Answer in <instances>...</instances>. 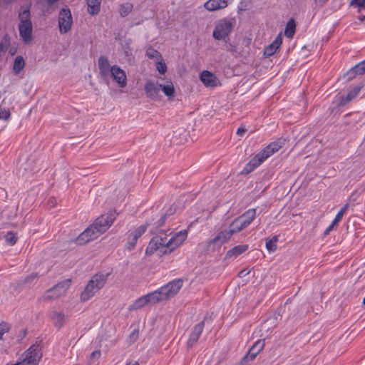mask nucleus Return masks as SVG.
I'll list each match as a JSON object with an SVG mask.
<instances>
[{
	"instance_id": "obj_26",
	"label": "nucleus",
	"mask_w": 365,
	"mask_h": 365,
	"mask_svg": "<svg viewBox=\"0 0 365 365\" xmlns=\"http://www.w3.org/2000/svg\"><path fill=\"white\" fill-rule=\"evenodd\" d=\"M88 12L91 15H97L100 12L101 0H86Z\"/></svg>"
},
{
	"instance_id": "obj_47",
	"label": "nucleus",
	"mask_w": 365,
	"mask_h": 365,
	"mask_svg": "<svg viewBox=\"0 0 365 365\" xmlns=\"http://www.w3.org/2000/svg\"><path fill=\"white\" fill-rule=\"evenodd\" d=\"M246 129L244 127H240L237 130V135L242 136L246 132Z\"/></svg>"
},
{
	"instance_id": "obj_5",
	"label": "nucleus",
	"mask_w": 365,
	"mask_h": 365,
	"mask_svg": "<svg viewBox=\"0 0 365 365\" xmlns=\"http://www.w3.org/2000/svg\"><path fill=\"white\" fill-rule=\"evenodd\" d=\"M182 280L178 279L168 282L160 289L155 290L153 294L158 303L167 301L175 297L182 287Z\"/></svg>"
},
{
	"instance_id": "obj_27",
	"label": "nucleus",
	"mask_w": 365,
	"mask_h": 365,
	"mask_svg": "<svg viewBox=\"0 0 365 365\" xmlns=\"http://www.w3.org/2000/svg\"><path fill=\"white\" fill-rule=\"evenodd\" d=\"M255 217L256 210L250 209L238 217L245 222V225L247 227H248L251 224V222L255 220Z\"/></svg>"
},
{
	"instance_id": "obj_23",
	"label": "nucleus",
	"mask_w": 365,
	"mask_h": 365,
	"mask_svg": "<svg viewBox=\"0 0 365 365\" xmlns=\"http://www.w3.org/2000/svg\"><path fill=\"white\" fill-rule=\"evenodd\" d=\"M248 249L247 245H237L230 250L226 253V258L230 259V258H235L245 252Z\"/></svg>"
},
{
	"instance_id": "obj_45",
	"label": "nucleus",
	"mask_w": 365,
	"mask_h": 365,
	"mask_svg": "<svg viewBox=\"0 0 365 365\" xmlns=\"http://www.w3.org/2000/svg\"><path fill=\"white\" fill-rule=\"evenodd\" d=\"M328 1L329 0H314V2L318 6L322 7L328 2Z\"/></svg>"
},
{
	"instance_id": "obj_28",
	"label": "nucleus",
	"mask_w": 365,
	"mask_h": 365,
	"mask_svg": "<svg viewBox=\"0 0 365 365\" xmlns=\"http://www.w3.org/2000/svg\"><path fill=\"white\" fill-rule=\"evenodd\" d=\"M25 66V61L24 58L21 56H18L15 58L14 65H13V71L15 74L19 73Z\"/></svg>"
},
{
	"instance_id": "obj_44",
	"label": "nucleus",
	"mask_w": 365,
	"mask_h": 365,
	"mask_svg": "<svg viewBox=\"0 0 365 365\" xmlns=\"http://www.w3.org/2000/svg\"><path fill=\"white\" fill-rule=\"evenodd\" d=\"M101 354V353L100 350H96L91 354L90 359L91 361H96L100 359Z\"/></svg>"
},
{
	"instance_id": "obj_51",
	"label": "nucleus",
	"mask_w": 365,
	"mask_h": 365,
	"mask_svg": "<svg viewBox=\"0 0 365 365\" xmlns=\"http://www.w3.org/2000/svg\"><path fill=\"white\" fill-rule=\"evenodd\" d=\"M230 51H235V48L232 46H231Z\"/></svg>"
},
{
	"instance_id": "obj_7",
	"label": "nucleus",
	"mask_w": 365,
	"mask_h": 365,
	"mask_svg": "<svg viewBox=\"0 0 365 365\" xmlns=\"http://www.w3.org/2000/svg\"><path fill=\"white\" fill-rule=\"evenodd\" d=\"M71 279L61 281L46 290L41 297L42 301L48 302L54 300L64 295L71 286Z\"/></svg>"
},
{
	"instance_id": "obj_10",
	"label": "nucleus",
	"mask_w": 365,
	"mask_h": 365,
	"mask_svg": "<svg viewBox=\"0 0 365 365\" xmlns=\"http://www.w3.org/2000/svg\"><path fill=\"white\" fill-rule=\"evenodd\" d=\"M147 228V225H141L133 230H130L128 232L127 242L125 245L126 250L132 251L135 249L138 240L145 232Z\"/></svg>"
},
{
	"instance_id": "obj_21",
	"label": "nucleus",
	"mask_w": 365,
	"mask_h": 365,
	"mask_svg": "<svg viewBox=\"0 0 365 365\" xmlns=\"http://www.w3.org/2000/svg\"><path fill=\"white\" fill-rule=\"evenodd\" d=\"M32 24H19V34L25 43H28L31 40L32 35Z\"/></svg>"
},
{
	"instance_id": "obj_8",
	"label": "nucleus",
	"mask_w": 365,
	"mask_h": 365,
	"mask_svg": "<svg viewBox=\"0 0 365 365\" xmlns=\"http://www.w3.org/2000/svg\"><path fill=\"white\" fill-rule=\"evenodd\" d=\"M165 237H163L160 235L153 237L148 243V245L145 250V255L150 256L155 252L160 251L162 254H168V248L165 243Z\"/></svg>"
},
{
	"instance_id": "obj_30",
	"label": "nucleus",
	"mask_w": 365,
	"mask_h": 365,
	"mask_svg": "<svg viewBox=\"0 0 365 365\" xmlns=\"http://www.w3.org/2000/svg\"><path fill=\"white\" fill-rule=\"evenodd\" d=\"M296 25L294 19H291L287 24L284 35L288 38H292L295 32Z\"/></svg>"
},
{
	"instance_id": "obj_38",
	"label": "nucleus",
	"mask_w": 365,
	"mask_h": 365,
	"mask_svg": "<svg viewBox=\"0 0 365 365\" xmlns=\"http://www.w3.org/2000/svg\"><path fill=\"white\" fill-rule=\"evenodd\" d=\"M360 90V86H356L351 91H350L346 96V102H349L354 99L359 94Z\"/></svg>"
},
{
	"instance_id": "obj_22",
	"label": "nucleus",
	"mask_w": 365,
	"mask_h": 365,
	"mask_svg": "<svg viewBox=\"0 0 365 365\" xmlns=\"http://www.w3.org/2000/svg\"><path fill=\"white\" fill-rule=\"evenodd\" d=\"M282 43V36L281 34H278L275 40L267 46L264 49V55L267 56H272L280 47Z\"/></svg>"
},
{
	"instance_id": "obj_1",
	"label": "nucleus",
	"mask_w": 365,
	"mask_h": 365,
	"mask_svg": "<svg viewBox=\"0 0 365 365\" xmlns=\"http://www.w3.org/2000/svg\"><path fill=\"white\" fill-rule=\"evenodd\" d=\"M116 217L115 211H110L100 215L76 237V242L78 245H83L97 239L111 227Z\"/></svg>"
},
{
	"instance_id": "obj_41",
	"label": "nucleus",
	"mask_w": 365,
	"mask_h": 365,
	"mask_svg": "<svg viewBox=\"0 0 365 365\" xmlns=\"http://www.w3.org/2000/svg\"><path fill=\"white\" fill-rule=\"evenodd\" d=\"M38 278V275L37 273H32L25 278L24 282L25 283L30 284L34 281H36Z\"/></svg>"
},
{
	"instance_id": "obj_32",
	"label": "nucleus",
	"mask_w": 365,
	"mask_h": 365,
	"mask_svg": "<svg viewBox=\"0 0 365 365\" xmlns=\"http://www.w3.org/2000/svg\"><path fill=\"white\" fill-rule=\"evenodd\" d=\"M145 54L147 57L151 59H154L155 61H160V58H163L161 53L152 47L147 48Z\"/></svg>"
},
{
	"instance_id": "obj_33",
	"label": "nucleus",
	"mask_w": 365,
	"mask_h": 365,
	"mask_svg": "<svg viewBox=\"0 0 365 365\" xmlns=\"http://www.w3.org/2000/svg\"><path fill=\"white\" fill-rule=\"evenodd\" d=\"M278 238L274 236L271 240H266V248L269 252H273L277 250V242Z\"/></svg>"
},
{
	"instance_id": "obj_19",
	"label": "nucleus",
	"mask_w": 365,
	"mask_h": 365,
	"mask_svg": "<svg viewBox=\"0 0 365 365\" xmlns=\"http://www.w3.org/2000/svg\"><path fill=\"white\" fill-rule=\"evenodd\" d=\"M144 90L146 96L153 99L156 100L159 93V82L155 83L153 81H148L144 86Z\"/></svg>"
},
{
	"instance_id": "obj_17",
	"label": "nucleus",
	"mask_w": 365,
	"mask_h": 365,
	"mask_svg": "<svg viewBox=\"0 0 365 365\" xmlns=\"http://www.w3.org/2000/svg\"><path fill=\"white\" fill-rule=\"evenodd\" d=\"M163 82H159V88L163 92L168 100H173L175 96V88L173 83L170 80L162 79Z\"/></svg>"
},
{
	"instance_id": "obj_12",
	"label": "nucleus",
	"mask_w": 365,
	"mask_h": 365,
	"mask_svg": "<svg viewBox=\"0 0 365 365\" xmlns=\"http://www.w3.org/2000/svg\"><path fill=\"white\" fill-rule=\"evenodd\" d=\"M155 297L153 292L148 293L144 296L135 299L128 307L130 312L137 311L143 309L148 305H153L157 304Z\"/></svg>"
},
{
	"instance_id": "obj_9",
	"label": "nucleus",
	"mask_w": 365,
	"mask_h": 365,
	"mask_svg": "<svg viewBox=\"0 0 365 365\" xmlns=\"http://www.w3.org/2000/svg\"><path fill=\"white\" fill-rule=\"evenodd\" d=\"M58 21L60 34H67L71 29L73 18L68 8H63L60 11Z\"/></svg>"
},
{
	"instance_id": "obj_2",
	"label": "nucleus",
	"mask_w": 365,
	"mask_h": 365,
	"mask_svg": "<svg viewBox=\"0 0 365 365\" xmlns=\"http://www.w3.org/2000/svg\"><path fill=\"white\" fill-rule=\"evenodd\" d=\"M98 64L100 74L104 80L112 78L120 88H124L127 86L128 80L125 71L118 66H111L106 56H100Z\"/></svg>"
},
{
	"instance_id": "obj_29",
	"label": "nucleus",
	"mask_w": 365,
	"mask_h": 365,
	"mask_svg": "<svg viewBox=\"0 0 365 365\" xmlns=\"http://www.w3.org/2000/svg\"><path fill=\"white\" fill-rule=\"evenodd\" d=\"M19 18L20 20L19 24H32L31 21L30 9L29 7L24 8L23 11L19 13Z\"/></svg>"
},
{
	"instance_id": "obj_24",
	"label": "nucleus",
	"mask_w": 365,
	"mask_h": 365,
	"mask_svg": "<svg viewBox=\"0 0 365 365\" xmlns=\"http://www.w3.org/2000/svg\"><path fill=\"white\" fill-rule=\"evenodd\" d=\"M247 226L245 225V222L237 217L230 224L228 229L233 235L234 234L243 230Z\"/></svg>"
},
{
	"instance_id": "obj_46",
	"label": "nucleus",
	"mask_w": 365,
	"mask_h": 365,
	"mask_svg": "<svg viewBox=\"0 0 365 365\" xmlns=\"http://www.w3.org/2000/svg\"><path fill=\"white\" fill-rule=\"evenodd\" d=\"M249 273H250V270L249 269H242V271H240L239 272L238 276L240 277H243L247 275Z\"/></svg>"
},
{
	"instance_id": "obj_39",
	"label": "nucleus",
	"mask_w": 365,
	"mask_h": 365,
	"mask_svg": "<svg viewBox=\"0 0 365 365\" xmlns=\"http://www.w3.org/2000/svg\"><path fill=\"white\" fill-rule=\"evenodd\" d=\"M11 113L9 109L2 108L0 106V120H8L10 118Z\"/></svg>"
},
{
	"instance_id": "obj_13",
	"label": "nucleus",
	"mask_w": 365,
	"mask_h": 365,
	"mask_svg": "<svg viewBox=\"0 0 365 365\" xmlns=\"http://www.w3.org/2000/svg\"><path fill=\"white\" fill-rule=\"evenodd\" d=\"M232 25L227 21H220L215 27L212 36L217 40L225 39L231 32Z\"/></svg>"
},
{
	"instance_id": "obj_37",
	"label": "nucleus",
	"mask_w": 365,
	"mask_h": 365,
	"mask_svg": "<svg viewBox=\"0 0 365 365\" xmlns=\"http://www.w3.org/2000/svg\"><path fill=\"white\" fill-rule=\"evenodd\" d=\"M356 75H361L365 73V63L364 61L359 63L356 66H355L351 70Z\"/></svg>"
},
{
	"instance_id": "obj_53",
	"label": "nucleus",
	"mask_w": 365,
	"mask_h": 365,
	"mask_svg": "<svg viewBox=\"0 0 365 365\" xmlns=\"http://www.w3.org/2000/svg\"><path fill=\"white\" fill-rule=\"evenodd\" d=\"M363 304H364V305H365V297L364 298Z\"/></svg>"
},
{
	"instance_id": "obj_36",
	"label": "nucleus",
	"mask_w": 365,
	"mask_h": 365,
	"mask_svg": "<svg viewBox=\"0 0 365 365\" xmlns=\"http://www.w3.org/2000/svg\"><path fill=\"white\" fill-rule=\"evenodd\" d=\"M156 63V69L160 74H165L167 71V66L163 58H160V61H155Z\"/></svg>"
},
{
	"instance_id": "obj_20",
	"label": "nucleus",
	"mask_w": 365,
	"mask_h": 365,
	"mask_svg": "<svg viewBox=\"0 0 365 365\" xmlns=\"http://www.w3.org/2000/svg\"><path fill=\"white\" fill-rule=\"evenodd\" d=\"M204 322H200L195 326L192 332L191 333L190 338L187 341V345L188 348L192 347L198 340L200 334L204 329Z\"/></svg>"
},
{
	"instance_id": "obj_25",
	"label": "nucleus",
	"mask_w": 365,
	"mask_h": 365,
	"mask_svg": "<svg viewBox=\"0 0 365 365\" xmlns=\"http://www.w3.org/2000/svg\"><path fill=\"white\" fill-rule=\"evenodd\" d=\"M348 208V205H345L340 211L337 213L335 219L333 220L331 224L327 228V230L324 231V235H327L329 234V232L334 229V227L337 225L339 222L341 220L343 217V215L346 212V210Z\"/></svg>"
},
{
	"instance_id": "obj_34",
	"label": "nucleus",
	"mask_w": 365,
	"mask_h": 365,
	"mask_svg": "<svg viewBox=\"0 0 365 365\" xmlns=\"http://www.w3.org/2000/svg\"><path fill=\"white\" fill-rule=\"evenodd\" d=\"M257 353L254 352V350H252V349H250L247 354L242 358V359L240 362V364L246 365V364L248 363L249 361L254 360L255 359V357L257 356Z\"/></svg>"
},
{
	"instance_id": "obj_6",
	"label": "nucleus",
	"mask_w": 365,
	"mask_h": 365,
	"mask_svg": "<svg viewBox=\"0 0 365 365\" xmlns=\"http://www.w3.org/2000/svg\"><path fill=\"white\" fill-rule=\"evenodd\" d=\"M232 235L227 227H222L216 236L209 240L205 245V250L207 253H212L220 250L223 244L228 242Z\"/></svg>"
},
{
	"instance_id": "obj_4",
	"label": "nucleus",
	"mask_w": 365,
	"mask_h": 365,
	"mask_svg": "<svg viewBox=\"0 0 365 365\" xmlns=\"http://www.w3.org/2000/svg\"><path fill=\"white\" fill-rule=\"evenodd\" d=\"M282 148V143L273 142L265 147L262 150L257 153L246 165L245 170L247 173L252 172L254 169L259 166L269 156L277 152Z\"/></svg>"
},
{
	"instance_id": "obj_52",
	"label": "nucleus",
	"mask_w": 365,
	"mask_h": 365,
	"mask_svg": "<svg viewBox=\"0 0 365 365\" xmlns=\"http://www.w3.org/2000/svg\"><path fill=\"white\" fill-rule=\"evenodd\" d=\"M125 55H126L127 56H130L128 51H126V52H125Z\"/></svg>"
},
{
	"instance_id": "obj_40",
	"label": "nucleus",
	"mask_w": 365,
	"mask_h": 365,
	"mask_svg": "<svg viewBox=\"0 0 365 365\" xmlns=\"http://www.w3.org/2000/svg\"><path fill=\"white\" fill-rule=\"evenodd\" d=\"M264 346V340H258L254 345L251 346L250 349L252 350H256L257 354H258Z\"/></svg>"
},
{
	"instance_id": "obj_11",
	"label": "nucleus",
	"mask_w": 365,
	"mask_h": 365,
	"mask_svg": "<svg viewBox=\"0 0 365 365\" xmlns=\"http://www.w3.org/2000/svg\"><path fill=\"white\" fill-rule=\"evenodd\" d=\"M41 354L37 346H31L23 354V359L19 361L21 365H37Z\"/></svg>"
},
{
	"instance_id": "obj_48",
	"label": "nucleus",
	"mask_w": 365,
	"mask_h": 365,
	"mask_svg": "<svg viewBox=\"0 0 365 365\" xmlns=\"http://www.w3.org/2000/svg\"><path fill=\"white\" fill-rule=\"evenodd\" d=\"M58 0H46V4L47 8L51 7L52 5H53L55 3H56Z\"/></svg>"
},
{
	"instance_id": "obj_49",
	"label": "nucleus",
	"mask_w": 365,
	"mask_h": 365,
	"mask_svg": "<svg viewBox=\"0 0 365 365\" xmlns=\"http://www.w3.org/2000/svg\"><path fill=\"white\" fill-rule=\"evenodd\" d=\"M126 365H140L137 361H130Z\"/></svg>"
},
{
	"instance_id": "obj_42",
	"label": "nucleus",
	"mask_w": 365,
	"mask_h": 365,
	"mask_svg": "<svg viewBox=\"0 0 365 365\" xmlns=\"http://www.w3.org/2000/svg\"><path fill=\"white\" fill-rule=\"evenodd\" d=\"M9 326L5 323L0 324V340L2 339L3 335L8 332Z\"/></svg>"
},
{
	"instance_id": "obj_31",
	"label": "nucleus",
	"mask_w": 365,
	"mask_h": 365,
	"mask_svg": "<svg viewBox=\"0 0 365 365\" xmlns=\"http://www.w3.org/2000/svg\"><path fill=\"white\" fill-rule=\"evenodd\" d=\"M133 5L130 2L122 4L120 6L119 13L122 17L128 16L133 10Z\"/></svg>"
},
{
	"instance_id": "obj_18",
	"label": "nucleus",
	"mask_w": 365,
	"mask_h": 365,
	"mask_svg": "<svg viewBox=\"0 0 365 365\" xmlns=\"http://www.w3.org/2000/svg\"><path fill=\"white\" fill-rule=\"evenodd\" d=\"M231 0H208L204 7L209 11H215L226 8Z\"/></svg>"
},
{
	"instance_id": "obj_14",
	"label": "nucleus",
	"mask_w": 365,
	"mask_h": 365,
	"mask_svg": "<svg viewBox=\"0 0 365 365\" xmlns=\"http://www.w3.org/2000/svg\"><path fill=\"white\" fill-rule=\"evenodd\" d=\"M187 232L186 230H181L175 234L171 238L168 240L165 237V243L168 248V252L170 253L175 248L179 247L187 238Z\"/></svg>"
},
{
	"instance_id": "obj_15",
	"label": "nucleus",
	"mask_w": 365,
	"mask_h": 365,
	"mask_svg": "<svg viewBox=\"0 0 365 365\" xmlns=\"http://www.w3.org/2000/svg\"><path fill=\"white\" fill-rule=\"evenodd\" d=\"M200 79L206 87H217L220 86V81L213 73L205 70L200 75Z\"/></svg>"
},
{
	"instance_id": "obj_50",
	"label": "nucleus",
	"mask_w": 365,
	"mask_h": 365,
	"mask_svg": "<svg viewBox=\"0 0 365 365\" xmlns=\"http://www.w3.org/2000/svg\"><path fill=\"white\" fill-rule=\"evenodd\" d=\"M130 336H131V337H134V338H135V339L137 338V336H138V334H137V333H135V331H133V332L130 334Z\"/></svg>"
},
{
	"instance_id": "obj_3",
	"label": "nucleus",
	"mask_w": 365,
	"mask_h": 365,
	"mask_svg": "<svg viewBox=\"0 0 365 365\" xmlns=\"http://www.w3.org/2000/svg\"><path fill=\"white\" fill-rule=\"evenodd\" d=\"M108 274L103 273H97L94 274L81 292L80 295L81 301L84 302L91 299L104 287L108 279Z\"/></svg>"
},
{
	"instance_id": "obj_16",
	"label": "nucleus",
	"mask_w": 365,
	"mask_h": 365,
	"mask_svg": "<svg viewBox=\"0 0 365 365\" xmlns=\"http://www.w3.org/2000/svg\"><path fill=\"white\" fill-rule=\"evenodd\" d=\"M50 319L53 326L61 329L67 322V315L63 311L53 310L49 314Z\"/></svg>"
},
{
	"instance_id": "obj_35",
	"label": "nucleus",
	"mask_w": 365,
	"mask_h": 365,
	"mask_svg": "<svg viewBox=\"0 0 365 365\" xmlns=\"http://www.w3.org/2000/svg\"><path fill=\"white\" fill-rule=\"evenodd\" d=\"M6 242L11 246L14 245L18 240L17 236L12 231L8 232L4 236Z\"/></svg>"
},
{
	"instance_id": "obj_43",
	"label": "nucleus",
	"mask_w": 365,
	"mask_h": 365,
	"mask_svg": "<svg viewBox=\"0 0 365 365\" xmlns=\"http://www.w3.org/2000/svg\"><path fill=\"white\" fill-rule=\"evenodd\" d=\"M350 5L365 9V0H351Z\"/></svg>"
}]
</instances>
